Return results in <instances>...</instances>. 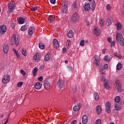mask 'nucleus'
Wrapping results in <instances>:
<instances>
[{"label":"nucleus","mask_w":124,"mask_h":124,"mask_svg":"<svg viewBox=\"0 0 124 124\" xmlns=\"http://www.w3.org/2000/svg\"><path fill=\"white\" fill-rule=\"evenodd\" d=\"M20 43V38L16 37V34H13L10 40V44L13 46L15 44L16 46H18Z\"/></svg>","instance_id":"1"},{"label":"nucleus","mask_w":124,"mask_h":124,"mask_svg":"<svg viewBox=\"0 0 124 124\" xmlns=\"http://www.w3.org/2000/svg\"><path fill=\"white\" fill-rule=\"evenodd\" d=\"M116 40L117 41H119L121 46H124V38L122 33L117 32L116 34Z\"/></svg>","instance_id":"2"},{"label":"nucleus","mask_w":124,"mask_h":124,"mask_svg":"<svg viewBox=\"0 0 124 124\" xmlns=\"http://www.w3.org/2000/svg\"><path fill=\"white\" fill-rule=\"evenodd\" d=\"M15 3H13V2H10L8 6V9H9V12H10V13H12V12H13L14 9H15Z\"/></svg>","instance_id":"3"},{"label":"nucleus","mask_w":124,"mask_h":124,"mask_svg":"<svg viewBox=\"0 0 124 124\" xmlns=\"http://www.w3.org/2000/svg\"><path fill=\"white\" fill-rule=\"evenodd\" d=\"M9 81H10V76L9 75H6L3 76L2 79V82L3 84H7Z\"/></svg>","instance_id":"4"},{"label":"nucleus","mask_w":124,"mask_h":124,"mask_svg":"<svg viewBox=\"0 0 124 124\" xmlns=\"http://www.w3.org/2000/svg\"><path fill=\"white\" fill-rule=\"evenodd\" d=\"M79 18V16H78V14L77 13H75L73 14L72 18L71 19V23H75V22L77 21V20Z\"/></svg>","instance_id":"5"},{"label":"nucleus","mask_w":124,"mask_h":124,"mask_svg":"<svg viewBox=\"0 0 124 124\" xmlns=\"http://www.w3.org/2000/svg\"><path fill=\"white\" fill-rule=\"evenodd\" d=\"M67 3L65 1H63L62 3V13L64 14L66 13L67 11Z\"/></svg>","instance_id":"6"},{"label":"nucleus","mask_w":124,"mask_h":124,"mask_svg":"<svg viewBox=\"0 0 124 124\" xmlns=\"http://www.w3.org/2000/svg\"><path fill=\"white\" fill-rule=\"evenodd\" d=\"M6 32V26L5 25H2L0 27V34H3Z\"/></svg>","instance_id":"7"},{"label":"nucleus","mask_w":124,"mask_h":124,"mask_svg":"<svg viewBox=\"0 0 124 124\" xmlns=\"http://www.w3.org/2000/svg\"><path fill=\"white\" fill-rule=\"evenodd\" d=\"M88 121H89V117L87 115H84L82 116V124H87V123H88ZM80 124H81V123H79Z\"/></svg>","instance_id":"8"},{"label":"nucleus","mask_w":124,"mask_h":124,"mask_svg":"<svg viewBox=\"0 0 124 124\" xmlns=\"http://www.w3.org/2000/svg\"><path fill=\"white\" fill-rule=\"evenodd\" d=\"M110 105H111V103H110V102H107L106 103V109L107 112V113H108V114H110V113L111 112V110L110 109V108H111Z\"/></svg>","instance_id":"9"},{"label":"nucleus","mask_w":124,"mask_h":124,"mask_svg":"<svg viewBox=\"0 0 124 124\" xmlns=\"http://www.w3.org/2000/svg\"><path fill=\"white\" fill-rule=\"evenodd\" d=\"M53 46L55 49H58L60 47V44H59V41L56 39L53 40Z\"/></svg>","instance_id":"10"},{"label":"nucleus","mask_w":124,"mask_h":124,"mask_svg":"<svg viewBox=\"0 0 124 124\" xmlns=\"http://www.w3.org/2000/svg\"><path fill=\"white\" fill-rule=\"evenodd\" d=\"M63 81L62 79H59L57 82V86L59 89H62L63 87Z\"/></svg>","instance_id":"11"},{"label":"nucleus","mask_w":124,"mask_h":124,"mask_svg":"<svg viewBox=\"0 0 124 124\" xmlns=\"http://www.w3.org/2000/svg\"><path fill=\"white\" fill-rule=\"evenodd\" d=\"M44 86L45 89L46 90H49L50 89V87H51V85H50V82L47 80H46L44 83Z\"/></svg>","instance_id":"12"},{"label":"nucleus","mask_w":124,"mask_h":124,"mask_svg":"<svg viewBox=\"0 0 124 124\" xmlns=\"http://www.w3.org/2000/svg\"><path fill=\"white\" fill-rule=\"evenodd\" d=\"M115 105L114 108L115 110L119 111L122 109V104H120V103H116L115 104Z\"/></svg>","instance_id":"13"},{"label":"nucleus","mask_w":124,"mask_h":124,"mask_svg":"<svg viewBox=\"0 0 124 124\" xmlns=\"http://www.w3.org/2000/svg\"><path fill=\"white\" fill-rule=\"evenodd\" d=\"M85 11H90L91 10V4L89 3H86L84 6Z\"/></svg>","instance_id":"14"},{"label":"nucleus","mask_w":124,"mask_h":124,"mask_svg":"<svg viewBox=\"0 0 124 124\" xmlns=\"http://www.w3.org/2000/svg\"><path fill=\"white\" fill-rule=\"evenodd\" d=\"M81 107H82L81 104H78L77 106L76 105L73 107V110L74 111L77 112V111H78V110H80V109H81Z\"/></svg>","instance_id":"15"},{"label":"nucleus","mask_w":124,"mask_h":124,"mask_svg":"<svg viewBox=\"0 0 124 124\" xmlns=\"http://www.w3.org/2000/svg\"><path fill=\"white\" fill-rule=\"evenodd\" d=\"M34 88L36 90H40L42 88V84L40 82H37L34 85Z\"/></svg>","instance_id":"16"},{"label":"nucleus","mask_w":124,"mask_h":124,"mask_svg":"<svg viewBox=\"0 0 124 124\" xmlns=\"http://www.w3.org/2000/svg\"><path fill=\"white\" fill-rule=\"evenodd\" d=\"M17 22L20 24V25H22L25 23V21H26V19H24L23 17H18L17 18Z\"/></svg>","instance_id":"17"},{"label":"nucleus","mask_w":124,"mask_h":124,"mask_svg":"<svg viewBox=\"0 0 124 124\" xmlns=\"http://www.w3.org/2000/svg\"><path fill=\"white\" fill-rule=\"evenodd\" d=\"M96 111L98 115H100V114H101V112H102L101 106L99 105L97 106L96 108Z\"/></svg>","instance_id":"18"},{"label":"nucleus","mask_w":124,"mask_h":124,"mask_svg":"<svg viewBox=\"0 0 124 124\" xmlns=\"http://www.w3.org/2000/svg\"><path fill=\"white\" fill-rule=\"evenodd\" d=\"M40 54L38 53L36 55H35L33 57L34 60H35V62H38L39 60H40Z\"/></svg>","instance_id":"19"},{"label":"nucleus","mask_w":124,"mask_h":124,"mask_svg":"<svg viewBox=\"0 0 124 124\" xmlns=\"http://www.w3.org/2000/svg\"><path fill=\"white\" fill-rule=\"evenodd\" d=\"M48 21L49 23L51 24V23H53L55 21V17L54 16H49L48 18Z\"/></svg>","instance_id":"20"},{"label":"nucleus","mask_w":124,"mask_h":124,"mask_svg":"<svg viewBox=\"0 0 124 124\" xmlns=\"http://www.w3.org/2000/svg\"><path fill=\"white\" fill-rule=\"evenodd\" d=\"M100 70H99V72L101 74V75H105V69H104V68L103 67H100Z\"/></svg>","instance_id":"21"},{"label":"nucleus","mask_w":124,"mask_h":124,"mask_svg":"<svg viewBox=\"0 0 124 124\" xmlns=\"http://www.w3.org/2000/svg\"><path fill=\"white\" fill-rule=\"evenodd\" d=\"M112 20H113V18L112 17H109L108 18L106 22L107 26H110L112 24Z\"/></svg>","instance_id":"22"},{"label":"nucleus","mask_w":124,"mask_h":124,"mask_svg":"<svg viewBox=\"0 0 124 124\" xmlns=\"http://www.w3.org/2000/svg\"><path fill=\"white\" fill-rule=\"evenodd\" d=\"M74 34V33L73 32V31L72 30H70L67 33V36L68 37L71 38L73 37Z\"/></svg>","instance_id":"23"},{"label":"nucleus","mask_w":124,"mask_h":124,"mask_svg":"<svg viewBox=\"0 0 124 124\" xmlns=\"http://www.w3.org/2000/svg\"><path fill=\"white\" fill-rule=\"evenodd\" d=\"M93 97L96 101L99 99V95H98V93L95 92L93 93Z\"/></svg>","instance_id":"24"},{"label":"nucleus","mask_w":124,"mask_h":124,"mask_svg":"<svg viewBox=\"0 0 124 124\" xmlns=\"http://www.w3.org/2000/svg\"><path fill=\"white\" fill-rule=\"evenodd\" d=\"M104 86L105 88V89H107V90H109L110 89V86L109 85V82L108 81H105Z\"/></svg>","instance_id":"25"},{"label":"nucleus","mask_w":124,"mask_h":124,"mask_svg":"<svg viewBox=\"0 0 124 124\" xmlns=\"http://www.w3.org/2000/svg\"><path fill=\"white\" fill-rule=\"evenodd\" d=\"M94 34H96V36H98L100 34V30H98L97 28L95 27L94 30Z\"/></svg>","instance_id":"26"},{"label":"nucleus","mask_w":124,"mask_h":124,"mask_svg":"<svg viewBox=\"0 0 124 124\" xmlns=\"http://www.w3.org/2000/svg\"><path fill=\"white\" fill-rule=\"evenodd\" d=\"M50 59H51V56L49 54H47L45 56V62H48V61H50Z\"/></svg>","instance_id":"27"},{"label":"nucleus","mask_w":124,"mask_h":124,"mask_svg":"<svg viewBox=\"0 0 124 124\" xmlns=\"http://www.w3.org/2000/svg\"><path fill=\"white\" fill-rule=\"evenodd\" d=\"M105 62H110V57L108 55H105L104 58Z\"/></svg>","instance_id":"28"},{"label":"nucleus","mask_w":124,"mask_h":124,"mask_svg":"<svg viewBox=\"0 0 124 124\" xmlns=\"http://www.w3.org/2000/svg\"><path fill=\"white\" fill-rule=\"evenodd\" d=\"M37 71H38V69L36 67H34V69L32 70L33 76H35V77L36 76Z\"/></svg>","instance_id":"29"},{"label":"nucleus","mask_w":124,"mask_h":124,"mask_svg":"<svg viewBox=\"0 0 124 124\" xmlns=\"http://www.w3.org/2000/svg\"><path fill=\"white\" fill-rule=\"evenodd\" d=\"M34 29V28L33 27H31L29 29L28 31L29 34L30 35H31L32 33H33V30Z\"/></svg>","instance_id":"30"},{"label":"nucleus","mask_w":124,"mask_h":124,"mask_svg":"<svg viewBox=\"0 0 124 124\" xmlns=\"http://www.w3.org/2000/svg\"><path fill=\"white\" fill-rule=\"evenodd\" d=\"M13 52H14L15 55L16 56L17 59H19V58H20V55H19V53H18V51H17V50H16V49L14 48L13 49Z\"/></svg>","instance_id":"31"},{"label":"nucleus","mask_w":124,"mask_h":124,"mask_svg":"<svg viewBox=\"0 0 124 124\" xmlns=\"http://www.w3.org/2000/svg\"><path fill=\"white\" fill-rule=\"evenodd\" d=\"M77 3H78L77 1H75L73 4V8H74L75 9H78V4Z\"/></svg>","instance_id":"32"},{"label":"nucleus","mask_w":124,"mask_h":124,"mask_svg":"<svg viewBox=\"0 0 124 124\" xmlns=\"http://www.w3.org/2000/svg\"><path fill=\"white\" fill-rule=\"evenodd\" d=\"M3 50L4 53H6V54L8 52V50H9V48H8V46H3Z\"/></svg>","instance_id":"33"},{"label":"nucleus","mask_w":124,"mask_h":124,"mask_svg":"<svg viewBox=\"0 0 124 124\" xmlns=\"http://www.w3.org/2000/svg\"><path fill=\"white\" fill-rule=\"evenodd\" d=\"M39 47L40 49H42V50H44V49H45V45L42 43H40L39 44Z\"/></svg>","instance_id":"34"},{"label":"nucleus","mask_w":124,"mask_h":124,"mask_svg":"<svg viewBox=\"0 0 124 124\" xmlns=\"http://www.w3.org/2000/svg\"><path fill=\"white\" fill-rule=\"evenodd\" d=\"M117 70H121L122 69L123 66L122 65V63L119 62L117 65Z\"/></svg>","instance_id":"35"},{"label":"nucleus","mask_w":124,"mask_h":124,"mask_svg":"<svg viewBox=\"0 0 124 124\" xmlns=\"http://www.w3.org/2000/svg\"><path fill=\"white\" fill-rule=\"evenodd\" d=\"M117 29V31H121L122 29V24H121L120 23H117L116 25Z\"/></svg>","instance_id":"36"},{"label":"nucleus","mask_w":124,"mask_h":124,"mask_svg":"<svg viewBox=\"0 0 124 124\" xmlns=\"http://www.w3.org/2000/svg\"><path fill=\"white\" fill-rule=\"evenodd\" d=\"M93 5H92L91 10L92 11H94L95 9V1H92Z\"/></svg>","instance_id":"37"},{"label":"nucleus","mask_w":124,"mask_h":124,"mask_svg":"<svg viewBox=\"0 0 124 124\" xmlns=\"http://www.w3.org/2000/svg\"><path fill=\"white\" fill-rule=\"evenodd\" d=\"M20 30L21 31H27V24L22 26Z\"/></svg>","instance_id":"38"},{"label":"nucleus","mask_w":124,"mask_h":124,"mask_svg":"<svg viewBox=\"0 0 124 124\" xmlns=\"http://www.w3.org/2000/svg\"><path fill=\"white\" fill-rule=\"evenodd\" d=\"M94 63L96 65V66H98L99 65V63H100L99 60L95 59L94 60Z\"/></svg>","instance_id":"39"},{"label":"nucleus","mask_w":124,"mask_h":124,"mask_svg":"<svg viewBox=\"0 0 124 124\" xmlns=\"http://www.w3.org/2000/svg\"><path fill=\"white\" fill-rule=\"evenodd\" d=\"M21 53L23 56H27V50L24 48H22Z\"/></svg>","instance_id":"40"},{"label":"nucleus","mask_w":124,"mask_h":124,"mask_svg":"<svg viewBox=\"0 0 124 124\" xmlns=\"http://www.w3.org/2000/svg\"><path fill=\"white\" fill-rule=\"evenodd\" d=\"M115 102H116V103H119V102L121 101V97L118 96L115 97Z\"/></svg>","instance_id":"41"},{"label":"nucleus","mask_w":124,"mask_h":124,"mask_svg":"<svg viewBox=\"0 0 124 124\" xmlns=\"http://www.w3.org/2000/svg\"><path fill=\"white\" fill-rule=\"evenodd\" d=\"M105 22V21H104L102 18L100 19V27H103V25H104Z\"/></svg>","instance_id":"42"},{"label":"nucleus","mask_w":124,"mask_h":124,"mask_svg":"<svg viewBox=\"0 0 124 124\" xmlns=\"http://www.w3.org/2000/svg\"><path fill=\"white\" fill-rule=\"evenodd\" d=\"M116 89H117L118 93H122V85L116 86Z\"/></svg>","instance_id":"43"},{"label":"nucleus","mask_w":124,"mask_h":124,"mask_svg":"<svg viewBox=\"0 0 124 124\" xmlns=\"http://www.w3.org/2000/svg\"><path fill=\"white\" fill-rule=\"evenodd\" d=\"M102 82H105L106 78H105V75H102L101 77Z\"/></svg>","instance_id":"44"},{"label":"nucleus","mask_w":124,"mask_h":124,"mask_svg":"<svg viewBox=\"0 0 124 124\" xmlns=\"http://www.w3.org/2000/svg\"><path fill=\"white\" fill-rule=\"evenodd\" d=\"M116 87H118L119 86H121V85L120 84V80H116L115 81Z\"/></svg>","instance_id":"45"},{"label":"nucleus","mask_w":124,"mask_h":124,"mask_svg":"<svg viewBox=\"0 0 124 124\" xmlns=\"http://www.w3.org/2000/svg\"><path fill=\"white\" fill-rule=\"evenodd\" d=\"M80 46H85V41L84 40H82L80 42Z\"/></svg>","instance_id":"46"},{"label":"nucleus","mask_w":124,"mask_h":124,"mask_svg":"<svg viewBox=\"0 0 124 124\" xmlns=\"http://www.w3.org/2000/svg\"><path fill=\"white\" fill-rule=\"evenodd\" d=\"M71 44V41H70V40H67L66 42V45L68 46V47H69Z\"/></svg>","instance_id":"47"},{"label":"nucleus","mask_w":124,"mask_h":124,"mask_svg":"<svg viewBox=\"0 0 124 124\" xmlns=\"http://www.w3.org/2000/svg\"><path fill=\"white\" fill-rule=\"evenodd\" d=\"M94 124H101V120L100 119L97 120Z\"/></svg>","instance_id":"48"},{"label":"nucleus","mask_w":124,"mask_h":124,"mask_svg":"<svg viewBox=\"0 0 124 124\" xmlns=\"http://www.w3.org/2000/svg\"><path fill=\"white\" fill-rule=\"evenodd\" d=\"M23 85V81H20L17 83V87H22Z\"/></svg>","instance_id":"49"},{"label":"nucleus","mask_w":124,"mask_h":124,"mask_svg":"<svg viewBox=\"0 0 124 124\" xmlns=\"http://www.w3.org/2000/svg\"><path fill=\"white\" fill-rule=\"evenodd\" d=\"M20 73L21 74H22L23 76H25V75H26V72H25V71L23 70H20Z\"/></svg>","instance_id":"50"},{"label":"nucleus","mask_w":124,"mask_h":124,"mask_svg":"<svg viewBox=\"0 0 124 124\" xmlns=\"http://www.w3.org/2000/svg\"><path fill=\"white\" fill-rule=\"evenodd\" d=\"M31 11H35L36 10H37V7L35 6L33 7L31 9Z\"/></svg>","instance_id":"51"},{"label":"nucleus","mask_w":124,"mask_h":124,"mask_svg":"<svg viewBox=\"0 0 124 124\" xmlns=\"http://www.w3.org/2000/svg\"><path fill=\"white\" fill-rule=\"evenodd\" d=\"M116 44V42L115 41H113L111 43V47H113L114 46H115V44Z\"/></svg>","instance_id":"52"},{"label":"nucleus","mask_w":124,"mask_h":124,"mask_svg":"<svg viewBox=\"0 0 124 124\" xmlns=\"http://www.w3.org/2000/svg\"><path fill=\"white\" fill-rule=\"evenodd\" d=\"M107 10H110L111 9V6L109 4H108L107 6Z\"/></svg>","instance_id":"53"},{"label":"nucleus","mask_w":124,"mask_h":124,"mask_svg":"<svg viewBox=\"0 0 124 124\" xmlns=\"http://www.w3.org/2000/svg\"><path fill=\"white\" fill-rule=\"evenodd\" d=\"M39 81H43V77L41 76L38 78Z\"/></svg>","instance_id":"54"},{"label":"nucleus","mask_w":124,"mask_h":124,"mask_svg":"<svg viewBox=\"0 0 124 124\" xmlns=\"http://www.w3.org/2000/svg\"><path fill=\"white\" fill-rule=\"evenodd\" d=\"M51 3L55 4L56 3V0H50Z\"/></svg>","instance_id":"55"},{"label":"nucleus","mask_w":124,"mask_h":124,"mask_svg":"<svg viewBox=\"0 0 124 124\" xmlns=\"http://www.w3.org/2000/svg\"><path fill=\"white\" fill-rule=\"evenodd\" d=\"M114 55L115 56V57H117V58H118L119 59H121V57L119 56V54H118V53H114Z\"/></svg>","instance_id":"56"},{"label":"nucleus","mask_w":124,"mask_h":124,"mask_svg":"<svg viewBox=\"0 0 124 124\" xmlns=\"http://www.w3.org/2000/svg\"><path fill=\"white\" fill-rule=\"evenodd\" d=\"M108 68V64H106L104 66V69H107Z\"/></svg>","instance_id":"57"},{"label":"nucleus","mask_w":124,"mask_h":124,"mask_svg":"<svg viewBox=\"0 0 124 124\" xmlns=\"http://www.w3.org/2000/svg\"><path fill=\"white\" fill-rule=\"evenodd\" d=\"M62 52L64 54L66 53V48L63 47L62 49Z\"/></svg>","instance_id":"58"},{"label":"nucleus","mask_w":124,"mask_h":124,"mask_svg":"<svg viewBox=\"0 0 124 124\" xmlns=\"http://www.w3.org/2000/svg\"><path fill=\"white\" fill-rule=\"evenodd\" d=\"M39 69L40 70H43V69H44V66L41 65V66H40Z\"/></svg>","instance_id":"59"},{"label":"nucleus","mask_w":124,"mask_h":124,"mask_svg":"<svg viewBox=\"0 0 124 124\" xmlns=\"http://www.w3.org/2000/svg\"><path fill=\"white\" fill-rule=\"evenodd\" d=\"M108 42H109V43H111V42H112V39H111L110 38H108Z\"/></svg>","instance_id":"60"},{"label":"nucleus","mask_w":124,"mask_h":124,"mask_svg":"<svg viewBox=\"0 0 124 124\" xmlns=\"http://www.w3.org/2000/svg\"><path fill=\"white\" fill-rule=\"evenodd\" d=\"M76 123H77V121L74 120L72 122L71 124H76Z\"/></svg>","instance_id":"61"},{"label":"nucleus","mask_w":124,"mask_h":124,"mask_svg":"<svg viewBox=\"0 0 124 124\" xmlns=\"http://www.w3.org/2000/svg\"><path fill=\"white\" fill-rule=\"evenodd\" d=\"M67 70H71V69H72L71 67L70 66H67Z\"/></svg>","instance_id":"62"},{"label":"nucleus","mask_w":124,"mask_h":124,"mask_svg":"<svg viewBox=\"0 0 124 124\" xmlns=\"http://www.w3.org/2000/svg\"><path fill=\"white\" fill-rule=\"evenodd\" d=\"M8 122V119H7L6 120V122H5L3 124H7Z\"/></svg>","instance_id":"63"},{"label":"nucleus","mask_w":124,"mask_h":124,"mask_svg":"<svg viewBox=\"0 0 124 124\" xmlns=\"http://www.w3.org/2000/svg\"><path fill=\"white\" fill-rule=\"evenodd\" d=\"M106 50V49H103L102 51V53L104 54L105 53V51Z\"/></svg>","instance_id":"64"}]
</instances>
